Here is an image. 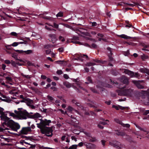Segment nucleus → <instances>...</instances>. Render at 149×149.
Returning a JSON list of instances; mask_svg holds the SVG:
<instances>
[{
	"label": "nucleus",
	"instance_id": "393cba45",
	"mask_svg": "<svg viewBox=\"0 0 149 149\" xmlns=\"http://www.w3.org/2000/svg\"><path fill=\"white\" fill-rule=\"evenodd\" d=\"M49 26H51L53 27L56 29H58V25L55 22H54L53 23V25H51L50 24H48Z\"/></svg>",
	"mask_w": 149,
	"mask_h": 149
},
{
	"label": "nucleus",
	"instance_id": "4be33fe9",
	"mask_svg": "<svg viewBox=\"0 0 149 149\" xmlns=\"http://www.w3.org/2000/svg\"><path fill=\"white\" fill-rule=\"evenodd\" d=\"M88 136L91 138V139H90L89 140V141L90 142H94L96 141H97V139H96V137H92L91 136Z\"/></svg>",
	"mask_w": 149,
	"mask_h": 149
},
{
	"label": "nucleus",
	"instance_id": "6e6552de",
	"mask_svg": "<svg viewBox=\"0 0 149 149\" xmlns=\"http://www.w3.org/2000/svg\"><path fill=\"white\" fill-rule=\"evenodd\" d=\"M120 81L124 84L127 85L129 83V79L125 76L123 75L120 78Z\"/></svg>",
	"mask_w": 149,
	"mask_h": 149
},
{
	"label": "nucleus",
	"instance_id": "cd10ccee",
	"mask_svg": "<svg viewBox=\"0 0 149 149\" xmlns=\"http://www.w3.org/2000/svg\"><path fill=\"white\" fill-rule=\"evenodd\" d=\"M90 90L93 93H95L99 94V91L96 90L95 88L93 87L90 88Z\"/></svg>",
	"mask_w": 149,
	"mask_h": 149
},
{
	"label": "nucleus",
	"instance_id": "1a4fd4ad",
	"mask_svg": "<svg viewBox=\"0 0 149 149\" xmlns=\"http://www.w3.org/2000/svg\"><path fill=\"white\" fill-rule=\"evenodd\" d=\"M84 145L87 148L89 149H94L96 147V146L94 144L86 142L84 143Z\"/></svg>",
	"mask_w": 149,
	"mask_h": 149
},
{
	"label": "nucleus",
	"instance_id": "8fccbe9b",
	"mask_svg": "<svg viewBox=\"0 0 149 149\" xmlns=\"http://www.w3.org/2000/svg\"><path fill=\"white\" fill-rule=\"evenodd\" d=\"M19 44L18 42H14L11 45L13 47H16Z\"/></svg>",
	"mask_w": 149,
	"mask_h": 149
},
{
	"label": "nucleus",
	"instance_id": "f257e3e1",
	"mask_svg": "<svg viewBox=\"0 0 149 149\" xmlns=\"http://www.w3.org/2000/svg\"><path fill=\"white\" fill-rule=\"evenodd\" d=\"M40 122L39 123L36 124L37 127L40 130L42 134H45V135L48 137H51L53 135V130L51 127H48L46 126H49V124L51 123L50 120H47L45 119L43 120L42 119H39Z\"/></svg>",
	"mask_w": 149,
	"mask_h": 149
},
{
	"label": "nucleus",
	"instance_id": "69168bd1",
	"mask_svg": "<svg viewBox=\"0 0 149 149\" xmlns=\"http://www.w3.org/2000/svg\"><path fill=\"white\" fill-rule=\"evenodd\" d=\"M58 50L59 51V52H62L64 51V49L63 47H61L60 48H59L58 49Z\"/></svg>",
	"mask_w": 149,
	"mask_h": 149
},
{
	"label": "nucleus",
	"instance_id": "a878e982",
	"mask_svg": "<svg viewBox=\"0 0 149 149\" xmlns=\"http://www.w3.org/2000/svg\"><path fill=\"white\" fill-rule=\"evenodd\" d=\"M64 85L68 88H69L71 87V84L68 82H65L63 83Z\"/></svg>",
	"mask_w": 149,
	"mask_h": 149
},
{
	"label": "nucleus",
	"instance_id": "ea45409f",
	"mask_svg": "<svg viewBox=\"0 0 149 149\" xmlns=\"http://www.w3.org/2000/svg\"><path fill=\"white\" fill-rule=\"evenodd\" d=\"M63 16V14L62 12H59L56 15L57 17H62Z\"/></svg>",
	"mask_w": 149,
	"mask_h": 149
},
{
	"label": "nucleus",
	"instance_id": "5701e85b",
	"mask_svg": "<svg viewBox=\"0 0 149 149\" xmlns=\"http://www.w3.org/2000/svg\"><path fill=\"white\" fill-rule=\"evenodd\" d=\"M111 73L114 76H116L119 73L116 70H112L111 71Z\"/></svg>",
	"mask_w": 149,
	"mask_h": 149
},
{
	"label": "nucleus",
	"instance_id": "338daca9",
	"mask_svg": "<svg viewBox=\"0 0 149 149\" xmlns=\"http://www.w3.org/2000/svg\"><path fill=\"white\" fill-rule=\"evenodd\" d=\"M6 79L10 81H11L12 80L11 78L9 76L6 77Z\"/></svg>",
	"mask_w": 149,
	"mask_h": 149
},
{
	"label": "nucleus",
	"instance_id": "aec40b11",
	"mask_svg": "<svg viewBox=\"0 0 149 149\" xmlns=\"http://www.w3.org/2000/svg\"><path fill=\"white\" fill-rule=\"evenodd\" d=\"M67 109V110L70 112H72L73 111H74L76 113H77L78 112V111L77 110L74 109L73 108L70 106H69Z\"/></svg>",
	"mask_w": 149,
	"mask_h": 149
},
{
	"label": "nucleus",
	"instance_id": "f8f14e48",
	"mask_svg": "<svg viewBox=\"0 0 149 149\" xmlns=\"http://www.w3.org/2000/svg\"><path fill=\"white\" fill-rule=\"evenodd\" d=\"M26 101V104L28 106L30 107L32 104H33V101L30 99L28 98L27 100H25Z\"/></svg>",
	"mask_w": 149,
	"mask_h": 149
},
{
	"label": "nucleus",
	"instance_id": "603ef678",
	"mask_svg": "<svg viewBox=\"0 0 149 149\" xmlns=\"http://www.w3.org/2000/svg\"><path fill=\"white\" fill-rule=\"evenodd\" d=\"M91 48H96L97 47V45L95 43H93L91 46Z\"/></svg>",
	"mask_w": 149,
	"mask_h": 149
},
{
	"label": "nucleus",
	"instance_id": "bf43d9fd",
	"mask_svg": "<svg viewBox=\"0 0 149 149\" xmlns=\"http://www.w3.org/2000/svg\"><path fill=\"white\" fill-rule=\"evenodd\" d=\"M25 128L26 129L27 132H31V127H25Z\"/></svg>",
	"mask_w": 149,
	"mask_h": 149
},
{
	"label": "nucleus",
	"instance_id": "f03ea898",
	"mask_svg": "<svg viewBox=\"0 0 149 149\" xmlns=\"http://www.w3.org/2000/svg\"><path fill=\"white\" fill-rule=\"evenodd\" d=\"M0 116V118L2 121L3 125H6L9 127L12 130L17 131L20 128V126L18 123L15 122L13 120L10 119L7 116V114L4 113V115L2 116Z\"/></svg>",
	"mask_w": 149,
	"mask_h": 149
},
{
	"label": "nucleus",
	"instance_id": "dca6fc26",
	"mask_svg": "<svg viewBox=\"0 0 149 149\" xmlns=\"http://www.w3.org/2000/svg\"><path fill=\"white\" fill-rule=\"evenodd\" d=\"M112 107L115 108L117 110H119V109H121L122 110H124L125 109V107H122L120 105L117 106L114 105H113L112 106Z\"/></svg>",
	"mask_w": 149,
	"mask_h": 149
},
{
	"label": "nucleus",
	"instance_id": "c756f323",
	"mask_svg": "<svg viewBox=\"0 0 149 149\" xmlns=\"http://www.w3.org/2000/svg\"><path fill=\"white\" fill-rule=\"evenodd\" d=\"M79 57H81V58H86L87 59H89L88 57V56L86 54H80L79 55Z\"/></svg>",
	"mask_w": 149,
	"mask_h": 149
},
{
	"label": "nucleus",
	"instance_id": "4c0bfd02",
	"mask_svg": "<svg viewBox=\"0 0 149 149\" xmlns=\"http://www.w3.org/2000/svg\"><path fill=\"white\" fill-rule=\"evenodd\" d=\"M77 145H73L70 146L68 149H75L77 147Z\"/></svg>",
	"mask_w": 149,
	"mask_h": 149
},
{
	"label": "nucleus",
	"instance_id": "e433bc0d",
	"mask_svg": "<svg viewBox=\"0 0 149 149\" xmlns=\"http://www.w3.org/2000/svg\"><path fill=\"white\" fill-rule=\"evenodd\" d=\"M76 84L78 86H79V88L80 89L83 90H85V89L84 88L80 86L81 84L80 81H79L76 83Z\"/></svg>",
	"mask_w": 149,
	"mask_h": 149
},
{
	"label": "nucleus",
	"instance_id": "58836bf2",
	"mask_svg": "<svg viewBox=\"0 0 149 149\" xmlns=\"http://www.w3.org/2000/svg\"><path fill=\"white\" fill-rule=\"evenodd\" d=\"M33 115L35 119L37 118H38L40 117V114L38 113H35L33 114Z\"/></svg>",
	"mask_w": 149,
	"mask_h": 149
},
{
	"label": "nucleus",
	"instance_id": "9b49d317",
	"mask_svg": "<svg viewBox=\"0 0 149 149\" xmlns=\"http://www.w3.org/2000/svg\"><path fill=\"white\" fill-rule=\"evenodd\" d=\"M16 52L19 53L23 54L25 53L26 54H30L32 53V51L31 50H28L26 51H23L22 50H16Z\"/></svg>",
	"mask_w": 149,
	"mask_h": 149
},
{
	"label": "nucleus",
	"instance_id": "b1692460",
	"mask_svg": "<svg viewBox=\"0 0 149 149\" xmlns=\"http://www.w3.org/2000/svg\"><path fill=\"white\" fill-rule=\"evenodd\" d=\"M18 136H20L21 138H22V139L25 138V139H29V140H31V136H24V135H20V134H19L18 135Z\"/></svg>",
	"mask_w": 149,
	"mask_h": 149
},
{
	"label": "nucleus",
	"instance_id": "37998d69",
	"mask_svg": "<svg viewBox=\"0 0 149 149\" xmlns=\"http://www.w3.org/2000/svg\"><path fill=\"white\" fill-rule=\"evenodd\" d=\"M17 54L16 53H13L12 54V56L15 58L16 59L17 58Z\"/></svg>",
	"mask_w": 149,
	"mask_h": 149
},
{
	"label": "nucleus",
	"instance_id": "7c9ffc66",
	"mask_svg": "<svg viewBox=\"0 0 149 149\" xmlns=\"http://www.w3.org/2000/svg\"><path fill=\"white\" fill-rule=\"evenodd\" d=\"M49 36L50 38L51 39H57L56 38V35L55 34H49Z\"/></svg>",
	"mask_w": 149,
	"mask_h": 149
},
{
	"label": "nucleus",
	"instance_id": "39448f33",
	"mask_svg": "<svg viewBox=\"0 0 149 149\" xmlns=\"http://www.w3.org/2000/svg\"><path fill=\"white\" fill-rule=\"evenodd\" d=\"M29 113L26 110L22 111H20V113L19 117L22 119H26L27 118H29Z\"/></svg>",
	"mask_w": 149,
	"mask_h": 149
},
{
	"label": "nucleus",
	"instance_id": "f704fd0d",
	"mask_svg": "<svg viewBox=\"0 0 149 149\" xmlns=\"http://www.w3.org/2000/svg\"><path fill=\"white\" fill-rule=\"evenodd\" d=\"M136 127L137 128H139L140 130L143 131L146 133H147V131L145 129L139 126H136ZM148 134V133L146 134Z\"/></svg>",
	"mask_w": 149,
	"mask_h": 149
},
{
	"label": "nucleus",
	"instance_id": "de8ad7c7",
	"mask_svg": "<svg viewBox=\"0 0 149 149\" xmlns=\"http://www.w3.org/2000/svg\"><path fill=\"white\" fill-rule=\"evenodd\" d=\"M148 56H147L144 55H143L141 56V58L143 60H144L145 59H146L148 58Z\"/></svg>",
	"mask_w": 149,
	"mask_h": 149
},
{
	"label": "nucleus",
	"instance_id": "2eb2a0df",
	"mask_svg": "<svg viewBox=\"0 0 149 149\" xmlns=\"http://www.w3.org/2000/svg\"><path fill=\"white\" fill-rule=\"evenodd\" d=\"M118 36L123 38L125 39H130L131 38V37L127 36L125 34H122L121 35H118Z\"/></svg>",
	"mask_w": 149,
	"mask_h": 149
},
{
	"label": "nucleus",
	"instance_id": "49530a36",
	"mask_svg": "<svg viewBox=\"0 0 149 149\" xmlns=\"http://www.w3.org/2000/svg\"><path fill=\"white\" fill-rule=\"evenodd\" d=\"M114 121L116 122L117 123H119V124H120L121 125L122 123V122L121 121L119 120L118 119H116V118L115 119Z\"/></svg>",
	"mask_w": 149,
	"mask_h": 149
},
{
	"label": "nucleus",
	"instance_id": "79ce46f5",
	"mask_svg": "<svg viewBox=\"0 0 149 149\" xmlns=\"http://www.w3.org/2000/svg\"><path fill=\"white\" fill-rule=\"evenodd\" d=\"M121 125L123 126L124 127H125L127 128H129L130 127V125L128 124H125L123 123H122Z\"/></svg>",
	"mask_w": 149,
	"mask_h": 149
},
{
	"label": "nucleus",
	"instance_id": "774afa93",
	"mask_svg": "<svg viewBox=\"0 0 149 149\" xmlns=\"http://www.w3.org/2000/svg\"><path fill=\"white\" fill-rule=\"evenodd\" d=\"M10 35L12 36H17V34L15 32H12L10 33Z\"/></svg>",
	"mask_w": 149,
	"mask_h": 149
},
{
	"label": "nucleus",
	"instance_id": "2f4dec72",
	"mask_svg": "<svg viewBox=\"0 0 149 149\" xmlns=\"http://www.w3.org/2000/svg\"><path fill=\"white\" fill-rule=\"evenodd\" d=\"M145 92V94L147 96L148 102H149V89L147 90V91H146Z\"/></svg>",
	"mask_w": 149,
	"mask_h": 149
},
{
	"label": "nucleus",
	"instance_id": "c03bdc74",
	"mask_svg": "<svg viewBox=\"0 0 149 149\" xmlns=\"http://www.w3.org/2000/svg\"><path fill=\"white\" fill-rule=\"evenodd\" d=\"M11 63L12 65L14 67H16L17 66V63H16L15 62L11 61Z\"/></svg>",
	"mask_w": 149,
	"mask_h": 149
},
{
	"label": "nucleus",
	"instance_id": "20e7f679",
	"mask_svg": "<svg viewBox=\"0 0 149 149\" xmlns=\"http://www.w3.org/2000/svg\"><path fill=\"white\" fill-rule=\"evenodd\" d=\"M124 73L130 76L131 77H136L139 79L141 77L140 74L138 72H134L127 69H125Z\"/></svg>",
	"mask_w": 149,
	"mask_h": 149
},
{
	"label": "nucleus",
	"instance_id": "bb28decb",
	"mask_svg": "<svg viewBox=\"0 0 149 149\" xmlns=\"http://www.w3.org/2000/svg\"><path fill=\"white\" fill-rule=\"evenodd\" d=\"M87 79V81H88V82H85V83L86 84H89V83H92V79H91V77H90V76H88V77L86 78Z\"/></svg>",
	"mask_w": 149,
	"mask_h": 149
},
{
	"label": "nucleus",
	"instance_id": "5fc2aeb1",
	"mask_svg": "<svg viewBox=\"0 0 149 149\" xmlns=\"http://www.w3.org/2000/svg\"><path fill=\"white\" fill-rule=\"evenodd\" d=\"M77 108L78 109V110H83L84 109L83 106L81 105L79 106V107H78Z\"/></svg>",
	"mask_w": 149,
	"mask_h": 149
},
{
	"label": "nucleus",
	"instance_id": "052dcab7",
	"mask_svg": "<svg viewBox=\"0 0 149 149\" xmlns=\"http://www.w3.org/2000/svg\"><path fill=\"white\" fill-rule=\"evenodd\" d=\"M21 111V110H19L18 111H17V110H15L14 112L16 114H17L19 116L20 113V111Z\"/></svg>",
	"mask_w": 149,
	"mask_h": 149
},
{
	"label": "nucleus",
	"instance_id": "72a5a7b5",
	"mask_svg": "<svg viewBox=\"0 0 149 149\" xmlns=\"http://www.w3.org/2000/svg\"><path fill=\"white\" fill-rule=\"evenodd\" d=\"M4 110V109L3 108L0 107V114L1 117L4 115V112H3Z\"/></svg>",
	"mask_w": 149,
	"mask_h": 149
},
{
	"label": "nucleus",
	"instance_id": "680f3d73",
	"mask_svg": "<svg viewBox=\"0 0 149 149\" xmlns=\"http://www.w3.org/2000/svg\"><path fill=\"white\" fill-rule=\"evenodd\" d=\"M49 41L50 42H52L53 44H54L56 41L57 40L56 39H49Z\"/></svg>",
	"mask_w": 149,
	"mask_h": 149
},
{
	"label": "nucleus",
	"instance_id": "f3484780",
	"mask_svg": "<svg viewBox=\"0 0 149 149\" xmlns=\"http://www.w3.org/2000/svg\"><path fill=\"white\" fill-rule=\"evenodd\" d=\"M56 63L60 64H63V65H66V62L64 60H58L55 61Z\"/></svg>",
	"mask_w": 149,
	"mask_h": 149
},
{
	"label": "nucleus",
	"instance_id": "e2e57ef3",
	"mask_svg": "<svg viewBox=\"0 0 149 149\" xmlns=\"http://www.w3.org/2000/svg\"><path fill=\"white\" fill-rule=\"evenodd\" d=\"M107 62V61H103L100 60V63L102 64H106Z\"/></svg>",
	"mask_w": 149,
	"mask_h": 149
},
{
	"label": "nucleus",
	"instance_id": "3c124183",
	"mask_svg": "<svg viewBox=\"0 0 149 149\" xmlns=\"http://www.w3.org/2000/svg\"><path fill=\"white\" fill-rule=\"evenodd\" d=\"M40 148H41L43 149H55L54 148H50L49 147H44L43 146H41V147H40Z\"/></svg>",
	"mask_w": 149,
	"mask_h": 149
},
{
	"label": "nucleus",
	"instance_id": "473e14b6",
	"mask_svg": "<svg viewBox=\"0 0 149 149\" xmlns=\"http://www.w3.org/2000/svg\"><path fill=\"white\" fill-rule=\"evenodd\" d=\"M54 45H52L47 44L45 45L44 46V48L46 49H48L50 47H53Z\"/></svg>",
	"mask_w": 149,
	"mask_h": 149
},
{
	"label": "nucleus",
	"instance_id": "6ab92c4d",
	"mask_svg": "<svg viewBox=\"0 0 149 149\" xmlns=\"http://www.w3.org/2000/svg\"><path fill=\"white\" fill-rule=\"evenodd\" d=\"M74 43L76 44H79L80 45H84L86 47H90V48H91V46L90 45H89L88 44V43H83V44H81V43L80 42H79V41H75V42Z\"/></svg>",
	"mask_w": 149,
	"mask_h": 149
},
{
	"label": "nucleus",
	"instance_id": "4d7b16f0",
	"mask_svg": "<svg viewBox=\"0 0 149 149\" xmlns=\"http://www.w3.org/2000/svg\"><path fill=\"white\" fill-rule=\"evenodd\" d=\"M57 73L58 75H61L63 74V72L61 70H58L56 72Z\"/></svg>",
	"mask_w": 149,
	"mask_h": 149
},
{
	"label": "nucleus",
	"instance_id": "9d476101",
	"mask_svg": "<svg viewBox=\"0 0 149 149\" xmlns=\"http://www.w3.org/2000/svg\"><path fill=\"white\" fill-rule=\"evenodd\" d=\"M140 81L133 80L132 82L139 89H143L144 87L140 83Z\"/></svg>",
	"mask_w": 149,
	"mask_h": 149
},
{
	"label": "nucleus",
	"instance_id": "a18cd8bd",
	"mask_svg": "<svg viewBox=\"0 0 149 149\" xmlns=\"http://www.w3.org/2000/svg\"><path fill=\"white\" fill-rule=\"evenodd\" d=\"M149 47V45H145L143 46V50H145V51H148L149 50H148L147 49H146V48H148Z\"/></svg>",
	"mask_w": 149,
	"mask_h": 149
},
{
	"label": "nucleus",
	"instance_id": "412c9836",
	"mask_svg": "<svg viewBox=\"0 0 149 149\" xmlns=\"http://www.w3.org/2000/svg\"><path fill=\"white\" fill-rule=\"evenodd\" d=\"M43 18L47 19L50 21H53L54 20V18L51 17L46 16L43 15V16L42 17Z\"/></svg>",
	"mask_w": 149,
	"mask_h": 149
},
{
	"label": "nucleus",
	"instance_id": "09e8293b",
	"mask_svg": "<svg viewBox=\"0 0 149 149\" xmlns=\"http://www.w3.org/2000/svg\"><path fill=\"white\" fill-rule=\"evenodd\" d=\"M77 31L81 33V34H82V35H86V33H85L84 32H83V31H82L81 30H79V29H77Z\"/></svg>",
	"mask_w": 149,
	"mask_h": 149
},
{
	"label": "nucleus",
	"instance_id": "c85d7f7f",
	"mask_svg": "<svg viewBox=\"0 0 149 149\" xmlns=\"http://www.w3.org/2000/svg\"><path fill=\"white\" fill-rule=\"evenodd\" d=\"M126 22L127 24L125 25L126 27L130 28L132 27V24L129 21H126Z\"/></svg>",
	"mask_w": 149,
	"mask_h": 149
},
{
	"label": "nucleus",
	"instance_id": "a211bd4d",
	"mask_svg": "<svg viewBox=\"0 0 149 149\" xmlns=\"http://www.w3.org/2000/svg\"><path fill=\"white\" fill-rule=\"evenodd\" d=\"M20 132V134H19L20 135L22 134L26 135L28 134V132L25 127H23L21 130Z\"/></svg>",
	"mask_w": 149,
	"mask_h": 149
},
{
	"label": "nucleus",
	"instance_id": "c9c22d12",
	"mask_svg": "<svg viewBox=\"0 0 149 149\" xmlns=\"http://www.w3.org/2000/svg\"><path fill=\"white\" fill-rule=\"evenodd\" d=\"M96 87L97 88L99 89V90L101 92L104 91L105 90L104 88L101 87L99 85H98L96 86Z\"/></svg>",
	"mask_w": 149,
	"mask_h": 149
},
{
	"label": "nucleus",
	"instance_id": "13d9d810",
	"mask_svg": "<svg viewBox=\"0 0 149 149\" xmlns=\"http://www.w3.org/2000/svg\"><path fill=\"white\" fill-rule=\"evenodd\" d=\"M47 98H48V100L50 101H52L54 100L52 97L49 95H48L47 96Z\"/></svg>",
	"mask_w": 149,
	"mask_h": 149
},
{
	"label": "nucleus",
	"instance_id": "4468645a",
	"mask_svg": "<svg viewBox=\"0 0 149 149\" xmlns=\"http://www.w3.org/2000/svg\"><path fill=\"white\" fill-rule=\"evenodd\" d=\"M115 131L117 132L116 134L118 136H123L125 135V133L123 132L120 131L118 130H115Z\"/></svg>",
	"mask_w": 149,
	"mask_h": 149
},
{
	"label": "nucleus",
	"instance_id": "6e6d98bb",
	"mask_svg": "<svg viewBox=\"0 0 149 149\" xmlns=\"http://www.w3.org/2000/svg\"><path fill=\"white\" fill-rule=\"evenodd\" d=\"M125 5H127L126 6H128L132 7H133L135 6V5L133 4L128 3H125Z\"/></svg>",
	"mask_w": 149,
	"mask_h": 149
},
{
	"label": "nucleus",
	"instance_id": "7ed1b4c3",
	"mask_svg": "<svg viewBox=\"0 0 149 149\" xmlns=\"http://www.w3.org/2000/svg\"><path fill=\"white\" fill-rule=\"evenodd\" d=\"M117 92L118 93V95L120 96H130L132 94L133 91L131 89H128L122 91L118 90Z\"/></svg>",
	"mask_w": 149,
	"mask_h": 149
},
{
	"label": "nucleus",
	"instance_id": "423d86ee",
	"mask_svg": "<svg viewBox=\"0 0 149 149\" xmlns=\"http://www.w3.org/2000/svg\"><path fill=\"white\" fill-rule=\"evenodd\" d=\"M111 49V48L109 47H108L107 48V49L109 52L108 54L109 59V61L111 62H112L114 61L113 58L112 57L113 54L112 53Z\"/></svg>",
	"mask_w": 149,
	"mask_h": 149
},
{
	"label": "nucleus",
	"instance_id": "a19ab883",
	"mask_svg": "<svg viewBox=\"0 0 149 149\" xmlns=\"http://www.w3.org/2000/svg\"><path fill=\"white\" fill-rule=\"evenodd\" d=\"M126 3L120 2L118 3V6H123L124 7H127V6L125 5Z\"/></svg>",
	"mask_w": 149,
	"mask_h": 149
},
{
	"label": "nucleus",
	"instance_id": "ddd939ff",
	"mask_svg": "<svg viewBox=\"0 0 149 149\" xmlns=\"http://www.w3.org/2000/svg\"><path fill=\"white\" fill-rule=\"evenodd\" d=\"M139 71L142 73H146L149 75V70L147 68H141L139 69Z\"/></svg>",
	"mask_w": 149,
	"mask_h": 149
},
{
	"label": "nucleus",
	"instance_id": "864d4df0",
	"mask_svg": "<svg viewBox=\"0 0 149 149\" xmlns=\"http://www.w3.org/2000/svg\"><path fill=\"white\" fill-rule=\"evenodd\" d=\"M59 111H60L61 112L63 113L64 114H67V115H68V113H67V112L66 111H64L62 109H60Z\"/></svg>",
	"mask_w": 149,
	"mask_h": 149
},
{
	"label": "nucleus",
	"instance_id": "0eeeda50",
	"mask_svg": "<svg viewBox=\"0 0 149 149\" xmlns=\"http://www.w3.org/2000/svg\"><path fill=\"white\" fill-rule=\"evenodd\" d=\"M111 145L114 147L119 149L123 148V146L120 143L117 141L113 142L111 143Z\"/></svg>",
	"mask_w": 149,
	"mask_h": 149
},
{
	"label": "nucleus",
	"instance_id": "0e129e2a",
	"mask_svg": "<svg viewBox=\"0 0 149 149\" xmlns=\"http://www.w3.org/2000/svg\"><path fill=\"white\" fill-rule=\"evenodd\" d=\"M148 113H149V110L145 111L143 112V114L144 115H146Z\"/></svg>",
	"mask_w": 149,
	"mask_h": 149
}]
</instances>
